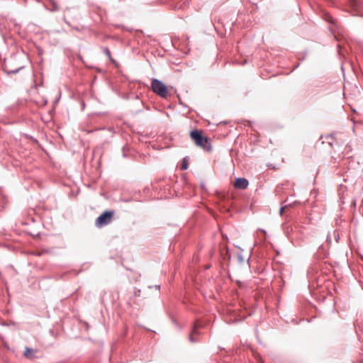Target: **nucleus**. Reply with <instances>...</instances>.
<instances>
[{
    "label": "nucleus",
    "mask_w": 363,
    "mask_h": 363,
    "mask_svg": "<svg viewBox=\"0 0 363 363\" xmlns=\"http://www.w3.org/2000/svg\"><path fill=\"white\" fill-rule=\"evenodd\" d=\"M32 350H30V348L28 347H26V350H25V352H24V355L25 356H28V354L30 353V352H31Z\"/></svg>",
    "instance_id": "nucleus-11"
},
{
    "label": "nucleus",
    "mask_w": 363,
    "mask_h": 363,
    "mask_svg": "<svg viewBox=\"0 0 363 363\" xmlns=\"http://www.w3.org/2000/svg\"><path fill=\"white\" fill-rule=\"evenodd\" d=\"M36 255H39V256H40V255H42V253L39 252V253H37Z\"/></svg>",
    "instance_id": "nucleus-18"
},
{
    "label": "nucleus",
    "mask_w": 363,
    "mask_h": 363,
    "mask_svg": "<svg viewBox=\"0 0 363 363\" xmlns=\"http://www.w3.org/2000/svg\"><path fill=\"white\" fill-rule=\"evenodd\" d=\"M330 18H331V17H330ZM327 21H330V19H327ZM331 22H333V21H331Z\"/></svg>",
    "instance_id": "nucleus-19"
},
{
    "label": "nucleus",
    "mask_w": 363,
    "mask_h": 363,
    "mask_svg": "<svg viewBox=\"0 0 363 363\" xmlns=\"http://www.w3.org/2000/svg\"><path fill=\"white\" fill-rule=\"evenodd\" d=\"M104 53L109 58L110 60L113 62V60L111 58V52L107 47L104 48Z\"/></svg>",
    "instance_id": "nucleus-8"
},
{
    "label": "nucleus",
    "mask_w": 363,
    "mask_h": 363,
    "mask_svg": "<svg viewBox=\"0 0 363 363\" xmlns=\"http://www.w3.org/2000/svg\"><path fill=\"white\" fill-rule=\"evenodd\" d=\"M170 6L173 9H179L182 7V4L179 3H177L176 4H174V3L172 2V3H171Z\"/></svg>",
    "instance_id": "nucleus-9"
},
{
    "label": "nucleus",
    "mask_w": 363,
    "mask_h": 363,
    "mask_svg": "<svg viewBox=\"0 0 363 363\" xmlns=\"http://www.w3.org/2000/svg\"><path fill=\"white\" fill-rule=\"evenodd\" d=\"M58 9V6L56 4H53V7L52 9H51V11H57Z\"/></svg>",
    "instance_id": "nucleus-12"
},
{
    "label": "nucleus",
    "mask_w": 363,
    "mask_h": 363,
    "mask_svg": "<svg viewBox=\"0 0 363 363\" xmlns=\"http://www.w3.org/2000/svg\"><path fill=\"white\" fill-rule=\"evenodd\" d=\"M249 182L245 178H238L236 179L234 186L239 189H245L247 188Z\"/></svg>",
    "instance_id": "nucleus-4"
},
{
    "label": "nucleus",
    "mask_w": 363,
    "mask_h": 363,
    "mask_svg": "<svg viewBox=\"0 0 363 363\" xmlns=\"http://www.w3.org/2000/svg\"><path fill=\"white\" fill-rule=\"evenodd\" d=\"M64 21H65L67 25H69V22H67V21H66V19H65V18H64Z\"/></svg>",
    "instance_id": "nucleus-16"
},
{
    "label": "nucleus",
    "mask_w": 363,
    "mask_h": 363,
    "mask_svg": "<svg viewBox=\"0 0 363 363\" xmlns=\"http://www.w3.org/2000/svg\"><path fill=\"white\" fill-rule=\"evenodd\" d=\"M190 137L198 147H200L206 151H210L211 150L210 140L203 135L202 131L197 130L191 131Z\"/></svg>",
    "instance_id": "nucleus-1"
},
{
    "label": "nucleus",
    "mask_w": 363,
    "mask_h": 363,
    "mask_svg": "<svg viewBox=\"0 0 363 363\" xmlns=\"http://www.w3.org/2000/svg\"><path fill=\"white\" fill-rule=\"evenodd\" d=\"M252 251H240L238 255V260L240 262H244L246 261L249 262Z\"/></svg>",
    "instance_id": "nucleus-6"
},
{
    "label": "nucleus",
    "mask_w": 363,
    "mask_h": 363,
    "mask_svg": "<svg viewBox=\"0 0 363 363\" xmlns=\"http://www.w3.org/2000/svg\"><path fill=\"white\" fill-rule=\"evenodd\" d=\"M189 160L187 158H183V170L186 169L188 168Z\"/></svg>",
    "instance_id": "nucleus-10"
},
{
    "label": "nucleus",
    "mask_w": 363,
    "mask_h": 363,
    "mask_svg": "<svg viewBox=\"0 0 363 363\" xmlns=\"http://www.w3.org/2000/svg\"><path fill=\"white\" fill-rule=\"evenodd\" d=\"M177 96H178L179 104H182V99L180 98L179 95H178Z\"/></svg>",
    "instance_id": "nucleus-14"
},
{
    "label": "nucleus",
    "mask_w": 363,
    "mask_h": 363,
    "mask_svg": "<svg viewBox=\"0 0 363 363\" xmlns=\"http://www.w3.org/2000/svg\"><path fill=\"white\" fill-rule=\"evenodd\" d=\"M151 87L152 91L161 98L166 99L169 95L167 86L160 79H152Z\"/></svg>",
    "instance_id": "nucleus-2"
},
{
    "label": "nucleus",
    "mask_w": 363,
    "mask_h": 363,
    "mask_svg": "<svg viewBox=\"0 0 363 363\" xmlns=\"http://www.w3.org/2000/svg\"><path fill=\"white\" fill-rule=\"evenodd\" d=\"M155 287L157 290H159L160 289V285H155Z\"/></svg>",
    "instance_id": "nucleus-15"
},
{
    "label": "nucleus",
    "mask_w": 363,
    "mask_h": 363,
    "mask_svg": "<svg viewBox=\"0 0 363 363\" xmlns=\"http://www.w3.org/2000/svg\"><path fill=\"white\" fill-rule=\"evenodd\" d=\"M199 326H197L195 325L191 330V332L189 334V340L191 342H196L199 340Z\"/></svg>",
    "instance_id": "nucleus-5"
},
{
    "label": "nucleus",
    "mask_w": 363,
    "mask_h": 363,
    "mask_svg": "<svg viewBox=\"0 0 363 363\" xmlns=\"http://www.w3.org/2000/svg\"><path fill=\"white\" fill-rule=\"evenodd\" d=\"M179 165H182L180 162L177 163V168L179 167Z\"/></svg>",
    "instance_id": "nucleus-17"
},
{
    "label": "nucleus",
    "mask_w": 363,
    "mask_h": 363,
    "mask_svg": "<svg viewBox=\"0 0 363 363\" xmlns=\"http://www.w3.org/2000/svg\"><path fill=\"white\" fill-rule=\"evenodd\" d=\"M113 216V211H106L102 213L95 221V225L98 228H101L109 224L112 220Z\"/></svg>",
    "instance_id": "nucleus-3"
},
{
    "label": "nucleus",
    "mask_w": 363,
    "mask_h": 363,
    "mask_svg": "<svg viewBox=\"0 0 363 363\" xmlns=\"http://www.w3.org/2000/svg\"><path fill=\"white\" fill-rule=\"evenodd\" d=\"M23 68H24V67L21 66V67H19L13 69H9L7 66H5L4 67V71L7 74V75H11V74H14L18 73L20 72V70H21Z\"/></svg>",
    "instance_id": "nucleus-7"
},
{
    "label": "nucleus",
    "mask_w": 363,
    "mask_h": 363,
    "mask_svg": "<svg viewBox=\"0 0 363 363\" xmlns=\"http://www.w3.org/2000/svg\"><path fill=\"white\" fill-rule=\"evenodd\" d=\"M285 208H286V207H281V208H280V214H281V215H282V214H283V213H284V211Z\"/></svg>",
    "instance_id": "nucleus-13"
}]
</instances>
